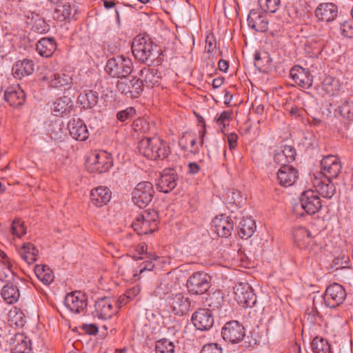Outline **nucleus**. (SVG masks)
<instances>
[{
  "instance_id": "f257e3e1",
  "label": "nucleus",
  "mask_w": 353,
  "mask_h": 353,
  "mask_svg": "<svg viewBox=\"0 0 353 353\" xmlns=\"http://www.w3.org/2000/svg\"><path fill=\"white\" fill-rule=\"evenodd\" d=\"M138 150L143 156L152 160H163L170 154L167 143L159 137L142 139L139 142Z\"/></svg>"
},
{
  "instance_id": "4468645a",
  "label": "nucleus",
  "mask_w": 353,
  "mask_h": 353,
  "mask_svg": "<svg viewBox=\"0 0 353 353\" xmlns=\"http://www.w3.org/2000/svg\"><path fill=\"white\" fill-rule=\"evenodd\" d=\"M300 203L303 210L308 214H314L321 207V201L318 194L313 190L304 191L300 198Z\"/></svg>"
},
{
  "instance_id": "c756f323",
  "label": "nucleus",
  "mask_w": 353,
  "mask_h": 353,
  "mask_svg": "<svg viewBox=\"0 0 353 353\" xmlns=\"http://www.w3.org/2000/svg\"><path fill=\"white\" fill-rule=\"evenodd\" d=\"M293 238L300 248H308L312 242V236L309 230L303 226H296L292 232Z\"/></svg>"
},
{
  "instance_id": "ea45409f",
  "label": "nucleus",
  "mask_w": 353,
  "mask_h": 353,
  "mask_svg": "<svg viewBox=\"0 0 353 353\" xmlns=\"http://www.w3.org/2000/svg\"><path fill=\"white\" fill-rule=\"evenodd\" d=\"M43 79L48 81L50 86L55 88L68 85L71 81V78L68 75L53 73L44 75Z\"/></svg>"
},
{
  "instance_id": "2eb2a0df",
  "label": "nucleus",
  "mask_w": 353,
  "mask_h": 353,
  "mask_svg": "<svg viewBox=\"0 0 353 353\" xmlns=\"http://www.w3.org/2000/svg\"><path fill=\"white\" fill-rule=\"evenodd\" d=\"M64 304L72 312L80 314L87 307L88 299L81 291H74L65 296Z\"/></svg>"
},
{
  "instance_id": "1a4fd4ad",
  "label": "nucleus",
  "mask_w": 353,
  "mask_h": 353,
  "mask_svg": "<svg viewBox=\"0 0 353 353\" xmlns=\"http://www.w3.org/2000/svg\"><path fill=\"white\" fill-rule=\"evenodd\" d=\"M234 299L244 307H251L256 302L252 288L248 283H239L234 287Z\"/></svg>"
},
{
  "instance_id": "338daca9",
  "label": "nucleus",
  "mask_w": 353,
  "mask_h": 353,
  "mask_svg": "<svg viewBox=\"0 0 353 353\" xmlns=\"http://www.w3.org/2000/svg\"><path fill=\"white\" fill-rule=\"evenodd\" d=\"M218 67L221 71L225 72L229 67L228 62L225 60L221 59L218 63Z\"/></svg>"
},
{
  "instance_id": "473e14b6",
  "label": "nucleus",
  "mask_w": 353,
  "mask_h": 353,
  "mask_svg": "<svg viewBox=\"0 0 353 353\" xmlns=\"http://www.w3.org/2000/svg\"><path fill=\"white\" fill-rule=\"evenodd\" d=\"M57 50V43L53 38L44 37L37 43V51L44 57H51Z\"/></svg>"
},
{
  "instance_id": "f8f14e48",
  "label": "nucleus",
  "mask_w": 353,
  "mask_h": 353,
  "mask_svg": "<svg viewBox=\"0 0 353 353\" xmlns=\"http://www.w3.org/2000/svg\"><path fill=\"white\" fill-rule=\"evenodd\" d=\"M143 82L139 79L126 77L121 79L117 83V90L130 98H137L143 91Z\"/></svg>"
},
{
  "instance_id": "37998d69",
  "label": "nucleus",
  "mask_w": 353,
  "mask_h": 353,
  "mask_svg": "<svg viewBox=\"0 0 353 353\" xmlns=\"http://www.w3.org/2000/svg\"><path fill=\"white\" fill-rule=\"evenodd\" d=\"M311 346L314 353H332L330 343L322 337L316 336L312 340Z\"/></svg>"
},
{
  "instance_id": "bf43d9fd",
  "label": "nucleus",
  "mask_w": 353,
  "mask_h": 353,
  "mask_svg": "<svg viewBox=\"0 0 353 353\" xmlns=\"http://www.w3.org/2000/svg\"><path fill=\"white\" fill-rule=\"evenodd\" d=\"M131 300H132L131 292H126L124 295L121 296L117 301H115V307L117 308L118 310L123 305L127 304Z\"/></svg>"
},
{
  "instance_id": "9b49d317",
  "label": "nucleus",
  "mask_w": 353,
  "mask_h": 353,
  "mask_svg": "<svg viewBox=\"0 0 353 353\" xmlns=\"http://www.w3.org/2000/svg\"><path fill=\"white\" fill-rule=\"evenodd\" d=\"M321 172L319 176H323L326 179H335L341 172L342 165L338 158L334 155H327L324 157L321 161Z\"/></svg>"
},
{
  "instance_id": "a19ab883",
  "label": "nucleus",
  "mask_w": 353,
  "mask_h": 353,
  "mask_svg": "<svg viewBox=\"0 0 353 353\" xmlns=\"http://www.w3.org/2000/svg\"><path fill=\"white\" fill-rule=\"evenodd\" d=\"M141 75L143 78V81L147 87L152 88L159 83L160 76L157 70L152 68H144L141 71Z\"/></svg>"
},
{
  "instance_id": "a211bd4d",
  "label": "nucleus",
  "mask_w": 353,
  "mask_h": 353,
  "mask_svg": "<svg viewBox=\"0 0 353 353\" xmlns=\"http://www.w3.org/2000/svg\"><path fill=\"white\" fill-rule=\"evenodd\" d=\"M178 180V174L173 169L163 170L157 181V188L163 193H169L175 188Z\"/></svg>"
},
{
  "instance_id": "e2e57ef3",
  "label": "nucleus",
  "mask_w": 353,
  "mask_h": 353,
  "mask_svg": "<svg viewBox=\"0 0 353 353\" xmlns=\"http://www.w3.org/2000/svg\"><path fill=\"white\" fill-rule=\"evenodd\" d=\"M228 143L229 145L230 149L234 150L236 148L237 145L238 136L235 133H230L227 137Z\"/></svg>"
},
{
  "instance_id": "bb28decb",
  "label": "nucleus",
  "mask_w": 353,
  "mask_h": 353,
  "mask_svg": "<svg viewBox=\"0 0 353 353\" xmlns=\"http://www.w3.org/2000/svg\"><path fill=\"white\" fill-rule=\"evenodd\" d=\"M214 232L221 237H228L230 236L233 230V223L231 222L228 217L221 214L217 216L213 220Z\"/></svg>"
},
{
  "instance_id": "4be33fe9",
  "label": "nucleus",
  "mask_w": 353,
  "mask_h": 353,
  "mask_svg": "<svg viewBox=\"0 0 353 353\" xmlns=\"http://www.w3.org/2000/svg\"><path fill=\"white\" fill-rule=\"evenodd\" d=\"M290 77L294 82L302 88H309L312 84V76L309 71L302 67H293L290 70Z\"/></svg>"
},
{
  "instance_id": "c9c22d12",
  "label": "nucleus",
  "mask_w": 353,
  "mask_h": 353,
  "mask_svg": "<svg viewBox=\"0 0 353 353\" xmlns=\"http://www.w3.org/2000/svg\"><path fill=\"white\" fill-rule=\"evenodd\" d=\"M19 252L21 257L28 264H32L35 262L39 253L35 246L30 243H24Z\"/></svg>"
},
{
  "instance_id": "a878e982",
  "label": "nucleus",
  "mask_w": 353,
  "mask_h": 353,
  "mask_svg": "<svg viewBox=\"0 0 353 353\" xmlns=\"http://www.w3.org/2000/svg\"><path fill=\"white\" fill-rule=\"evenodd\" d=\"M111 196L112 192L108 188L99 186L91 190L90 202L97 207H101L110 201Z\"/></svg>"
},
{
  "instance_id": "58836bf2",
  "label": "nucleus",
  "mask_w": 353,
  "mask_h": 353,
  "mask_svg": "<svg viewBox=\"0 0 353 353\" xmlns=\"http://www.w3.org/2000/svg\"><path fill=\"white\" fill-rule=\"evenodd\" d=\"M37 277L44 284H50L54 279L52 270L46 265H37L34 268Z\"/></svg>"
},
{
  "instance_id": "864d4df0",
  "label": "nucleus",
  "mask_w": 353,
  "mask_h": 353,
  "mask_svg": "<svg viewBox=\"0 0 353 353\" xmlns=\"http://www.w3.org/2000/svg\"><path fill=\"white\" fill-rule=\"evenodd\" d=\"M232 116V111H223L216 120L219 125H222L223 128H225L229 125Z\"/></svg>"
},
{
  "instance_id": "7c9ffc66",
  "label": "nucleus",
  "mask_w": 353,
  "mask_h": 353,
  "mask_svg": "<svg viewBox=\"0 0 353 353\" xmlns=\"http://www.w3.org/2000/svg\"><path fill=\"white\" fill-rule=\"evenodd\" d=\"M177 287H179V283L177 282L176 279L166 276L162 279L159 285L156 288L154 293L156 296L164 299L165 295L174 294L173 292L176 290Z\"/></svg>"
},
{
  "instance_id": "f3484780",
  "label": "nucleus",
  "mask_w": 353,
  "mask_h": 353,
  "mask_svg": "<svg viewBox=\"0 0 353 353\" xmlns=\"http://www.w3.org/2000/svg\"><path fill=\"white\" fill-rule=\"evenodd\" d=\"M192 321L197 330H208L214 324V316L210 310L200 308L192 314Z\"/></svg>"
},
{
  "instance_id": "393cba45",
  "label": "nucleus",
  "mask_w": 353,
  "mask_h": 353,
  "mask_svg": "<svg viewBox=\"0 0 353 353\" xmlns=\"http://www.w3.org/2000/svg\"><path fill=\"white\" fill-rule=\"evenodd\" d=\"M316 17L326 22L335 19L338 15V8L333 3H323L319 5L315 10Z\"/></svg>"
},
{
  "instance_id": "c03bdc74",
  "label": "nucleus",
  "mask_w": 353,
  "mask_h": 353,
  "mask_svg": "<svg viewBox=\"0 0 353 353\" xmlns=\"http://www.w3.org/2000/svg\"><path fill=\"white\" fill-rule=\"evenodd\" d=\"M190 143V145L191 148L190 152L194 154H196L199 151V146L196 145V139L194 135H192L190 133L185 132L183 134L182 138L179 141V145L182 147L183 150L188 149V144Z\"/></svg>"
},
{
  "instance_id": "f03ea898",
  "label": "nucleus",
  "mask_w": 353,
  "mask_h": 353,
  "mask_svg": "<svg viewBox=\"0 0 353 353\" xmlns=\"http://www.w3.org/2000/svg\"><path fill=\"white\" fill-rule=\"evenodd\" d=\"M132 51L134 58L139 62L150 65L157 59L159 51L150 39L141 35L137 36L132 43Z\"/></svg>"
},
{
  "instance_id": "79ce46f5",
  "label": "nucleus",
  "mask_w": 353,
  "mask_h": 353,
  "mask_svg": "<svg viewBox=\"0 0 353 353\" xmlns=\"http://www.w3.org/2000/svg\"><path fill=\"white\" fill-rule=\"evenodd\" d=\"M339 81L332 77H325L322 83V89L329 95H334L341 89Z\"/></svg>"
},
{
  "instance_id": "4d7b16f0",
  "label": "nucleus",
  "mask_w": 353,
  "mask_h": 353,
  "mask_svg": "<svg viewBox=\"0 0 353 353\" xmlns=\"http://www.w3.org/2000/svg\"><path fill=\"white\" fill-rule=\"evenodd\" d=\"M201 353H222V349L216 343H210L203 347Z\"/></svg>"
},
{
  "instance_id": "2f4dec72",
  "label": "nucleus",
  "mask_w": 353,
  "mask_h": 353,
  "mask_svg": "<svg viewBox=\"0 0 353 353\" xmlns=\"http://www.w3.org/2000/svg\"><path fill=\"white\" fill-rule=\"evenodd\" d=\"M34 71V63L33 61L27 59L16 62L12 67L13 74L19 79L32 74Z\"/></svg>"
},
{
  "instance_id": "0eeeda50",
  "label": "nucleus",
  "mask_w": 353,
  "mask_h": 353,
  "mask_svg": "<svg viewBox=\"0 0 353 353\" xmlns=\"http://www.w3.org/2000/svg\"><path fill=\"white\" fill-rule=\"evenodd\" d=\"M154 190L153 185L148 181L139 183L132 193L134 203L140 208L146 207L152 200Z\"/></svg>"
},
{
  "instance_id": "6e6552de",
  "label": "nucleus",
  "mask_w": 353,
  "mask_h": 353,
  "mask_svg": "<svg viewBox=\"0 0 353 353\" xmlns=\"http://www.w3.org/2000/svg\"><path fill=\"white\" fill-rule=\"evenodd\" d=\"M211 277L203 272H194L188 279L186 286L189 293L201 295L210 288Z\"/></svg>"
},
{
  "instance_id": "aec40b11",
  "label": "nucleus",
  "mask_w": 353,
  "mask_h": 353,
  "mask_svg": "<svg viewBox=\"0 0 353 353\" xmlns=\"http://www.w3.org/2000/svg\"><path fill=\"white\" fill-rule=\"evenodd\" d=\"M313 185L315 188L314 190L318 195H321L324 198L330 199L335 193V187L333 183L331 182V179H323L314 176L312 181Z\"/></svg>"
},
{
  "instance_id": "a18cd8bd",
  "label": "nucleus",
  "mask_w": 353,
  "mask_h": 353,
  "mask_svg": "<svg viewBox=\"0 0 353 353\" xmlns=\"http://www.w3.org/2000/svg\"><path fill=\"white\" fill-rule=\"evenodd\" d=\"M174 342L168 339H161L155 343L156 353H174Z\"/></svg>"
},
{
  "instance_id": "8fccbe9b",
  "label": "nucleus",
  "mask_w": 353,
  "mask_h": 353,
  "mask_svg": "<svg viewBox=\"0 0 353 353\" xmlns=\"http://www.w3.org/2000/svg\"><path fill=\"white\" fill-rule=\"evenodd\" d=\"M340 32L347 38H353V21H346L341 24Z\"/></svg>"
},
{
  "instance_id": "6e6d98bb",
  "label": "nucleus",
  "mask_w": 353,
  "mask_h": 353,
  "mask_svg": "<svg viewBox=\"0 0 353 353\" xmlns=\"http://www.w3.org/2000/svg\"><path fill=\"white\" fill-rule=\"evenodd\" d=\"M289 163L295 160L296 150L290 145H284L281 150Z\"/></svg>"
},
{
  "instance_id": "dca6fc26",
  "label": "nucleus",
  "mask_w": 353,
  "mask_h": 353,
  "mask_svg": "<svg viewBox=\"0 0 353 353\" xmlns=\"http://www.w3.org/2000/svg\"><path fill=\"white\" fill-rule=\"evenodd\" d=\"M167 301L175 315L182 316L189 311L190 307V299L182 292H176L169 295Z\"/></svg>"
},
{
  "instance_id": "49530a36",
  "label": "nucleus",
  "mask_w": 353,
  "mask_h": 353,
  "mask_svg": "<svg viewBox=\"0 0 353 353\" xmlns=\"http://www.w3.org/2000/svg\"><path fill=\"white\" fill-rule=\"evenodd\" d=\"M261 7L266 12H275L280 5V0H259Z\"/></svg>"
},
{
  "instance_id": "de8ad7c7",
  "label": "nucleus",
  "mask_w": 353,
  "mask_h": 353,
  "mask_svg": "<svg viewBox=\"0 0 353 353\" xmlns=\"http://www.w3.org/2000/svg\"><path fill=\"white\" fill-rule=\"evenodd\" d=\"M135 114V109L132 107H128L125 110L118 112L117 114V119L121 122H124L133 118Z\"/></svg>"
},
{
  "instance_id": "6ab92c4d",
  "label": "nucleus",
  "mask_w": 353,
  "mask_h": 353,
  "mask_svg": "<svg viewBox=\"0 0 353 353\" xmlns=\"http://www.w3.org/2000/svg\"><path fill=\"white\" fill-rule=\"evenodd\" d=\"M247 21L249 27L255 31L263 32L268 29V21L266 16L259 9H252Z\"/></svg>"
},
{
  "instance_id": "f704fd0d",
  "label": "nucleus",
  "mask_w": 353,
  "mask_h": 353,
  "mask_svg": "<svg viewBox=\"0 0 353 353\" xmlns=\"http://www.w3.org/2000/svg\"><path fill=\"white\" fill-rule=\"evenodd\" d=\"M1 294L4 301L8 304L16 303L20 296L18 288L12 283L5 285L1 290Z\"/></svg>"
},
{
  "instance_id": "3c124183",
  "label": "nucleus",
  "mask_w": 353,
  "mask_h": 353,
  "mask_svg": "<svg viewBox=\"0 0 353 353\" xmlns=\"http://www.w3.org/2000/svg\"><path fill=\"white\" fill-rule=\"evenodd\" d=\"M12 232L13 235L17 237H21L24 235L26 232V229L23 223L20 220L14 221L12 225Z\"/></svg>"
},
{
  "instance_id": "09e8293b",
  "label": "nucleus",
  "mask_w": 353,
  "mask_h": 353,
  "mask_svg": "<svg viewBox=\"0 0 353 353\" xmlns=\"http://www.w3.org/2000/svg\"><path fill=\"white\" fill-rule=\"evenodd\" d=\"M340 116L345 119H353V112L348 101H345L336 110Z\"/></svg>"
},
{
  "instance_id": "20e7f679",
  "label": "nucleus",
  "mask_w": 353,
  "mask_h": 353,
  "mask_svg": "<svg viewBox=\"0 0 353 353\" xmlns=\"http://www.w3.org/2000/svg\"><path fill=\"white\" fill-rule=\"evenodd\" d=\"M132 60L125 56H117L108 60L105 66V72L112 77H127L132 71Z\"/></svg>"
},
{
  "instance_id": "ddd939ff",
  "label": "nucleus",
  "mask_w": 353,
  "mask_h": 353,
  "mask_svg": "<svg viewBox=\"0 0 353 353\" xmlns=\"http://www.w3.org/2000/svg\"><path fill=\"white\" fill-rule=\"evenodd\" d=\"M117 312L115 300L110 297H103L96 301L92 314L94 317L100 319H108Z\"/></svg>"
},
{
  "instance_id": "cd10ccee",
  "label": "nucleus",
  "mask_w": 353,
  "mask_h": 353,
  "mask_svg": "<svg viewBox=\"0 0 353 353\" xmlns=\"http://www.w3.org/2000/svg\"><path fill=\"white\" fill-rule=\"evenodd\" d=\"M12 341V353H32L31 341L23 334H15Z\"/></svg>"
},
{
  "instance_id": "c85d7f7f",
  "label": "nucleus",
  "mask_w": 353,
  "mask_h": 353,
  "mask_svg": "<svg viewBox=\"0 0 353 353\" xmlns=\"http://www.w3.org/2000/svg\"><path fill=\"white\" fill-rule=\"evenodd\" d=\"M136 252L138 254H145V257H139V259H147L148 260L144 261L140 265L139 273L141 274L145 270L152 271L154 268L153 261L157 260V256L154 253L147 252V245L145 243L139 244L136 248Z\"/></svg>"
},
{
  "instance_id": "9d476101",
  "label": "nucleus",
  "mask_w": 353,
  "mask_h": 353,
  "mask_svg": "<svg viewBox=\"0 0 353 353\" xmlns=\"http://www.w3.org/2000/svg\"><path fill=\"white\" fill-rule=\"evenodd\" d=\"M221 335L224 341L233 344L237 343L244 339L245 328L237 321H230L222 327Z\"/></svg>"
},
{
  "instance_id": "e433bc0d",
  "label": "nucleus",
  "mask_w": 353,
  "mask_h": 353,
  "mask_svg": "<svg viewBox=\"0 0 353 353\" xmlns=\"http://www.w3.org/2000/svg\"><path fill=\"white\" fill-rule=\"evenodd\" d=\"M239 235L241 239H247L254 234L256 225L254 221L249 217L243 219L239 223Z\"/></svg>"
},
{
  "instance_id": "052dcab7",
  "label": "nucleus",
  "mask_w": 353,
  "mask_h": 353,
  "mask_svg": "<svg viewBox=\"0 0 353 353\" xmlns=\"http://www.w3.org/2000/svg\"><path fill=\"white\" fill-rule=\"evenodd\" d=\"M57 12L61 13V20H65L70 17L72 9L69 5L64 4L62 6H59L57 8Z\"/></svg>"
},
{
  "instance_id": "680f3d73",
  "label": "nucleus",
  "mask_w": 353,
  "mask_h": 353,
  "mask_svg": "<svg viewBox=\"0 0 353 353\" xmlns=\"http://www.w3.org/2000/svg\"><path fill=\"white\" fill-rule=\"evenodd\" d=\"M82 330L88 334L95 335L98 333L99 329L97 325L94 323L83 324L82 325Z\"/></svg>"
},
{
  "instance_id": "5701e85b",
  "label": "nucleus",
  "mask_w": 353,
  "mask_h": 353,
  "mask_svg": "<svg viewBox=\"0 0 353 353\" xmlns=\"http://www.w3.org/2000/svg\"><path fill=\"white\" fill-rule=\"evenodd\" d=\"M299 172L292 166L281 167L277 172V180L284 187L292 185L298 179Z\"/></svg>"
},
{
  "instance_id": "72a5a7b5",
  "label": "nucleus",
  "mask_w": 353,
  "mask_h": 353,
  "mask_svg": "<svg viewBox=\"0 0 353 353\" xmlns=\"http://www.w3.org/2000/svg\"><path fill=\"white\" fill-rule=\"evenodd\" d=\"M99 100L97 92L92 90H86L82 92L78 97L79 103L83 108L90 109L94 107Z\"/></svg>"
},
{
  "instance_id": "0e129e2a",
  "label": "nucleus",
  "mask_w": 353,
  "mask_h": 353,
  "mask_svg": "<svg viewBox=\"0 0 353 353\" xmlns=\"http://www.w3.org/2000/svg\"><path fill=\"white\" fill-rule=\"evenodd\" d=\"M201 168L196 162H190L188 164L187 173L191 175H195L199 172Z\"/></svg>"
},
{
  "instance_id": "39448f33",
  "label": "nucleus",
  "mask_w": 353,
  "mask_h": 353,
  "mask_svg": "<svg viewBox=\"0 0 353 353\" xmlns=\"http://www.w3.org/2000/svg\"><path fill=\"white\" fill-rule=\"evenodd\" d=\"M158 214L154 210H144L138 215L132 223L134 230L139 234L152 233L157 229Z\"/></svg>"
},
{
  "instance_id": "412c9836",
  "label": "nucleus",
  "mask_w": 353,
  "mask_h": 353,
  "mask_svg": "<svg viewBox=\"0 0 353 353\" xmlns=\"http://www.w3.org/2000/svg\"><path fill=\"white\" fill-rule=\"evenodd\" d=\"M4 99L10 106L17 108L24 103L26 94L21 88L17 85L6 89L4 93Z\"/></svg>"
},
{
  "instance_id": "603ef678",
  "label": "nucleus",
  "mask_w": 353,
  "mask_h": 353,
  "mask_svg": "<svg viewBox=\"0 0 353 353\" xmlns=\"http://www.w3.org/2000/svg\"><path fill=\"white\" fill-rule=\"evenodd\" d=\"M32 29L38 33L43 34L48 32L50 27L43 19H38L34 21Z\"/></svg>"
},
{
  "instance_id": "5fc2aeb1",
  "label": "nucleus",
  "mask_w": 353,
  "mask_h": 353,
  "mask_svg": "<svg viewBox=\"0 0 353 353\" xmlns=\"http://www.w3.org/2000/svg\"><path fill=\"white\" fill-rule=\"evenodd\" d=\"M228 198L230 199L231 203L240 205L243 202V198L241 192L236 190H231L228 192Z\"/></svg>"
},
{
  "instance_id": "774afa93",
  "label": "nucleus",
  "mask_w": 353,
  "mask_h": 353,
  "mask_svg": "<svg viewBox=\"0 0 353 353\" xmlns=\"http://www.w3.org/2000/svg\"><path fill=\"white\" fill-rule=\"evenodd\" d=\"M223 83V78H216L212 81V86L214 88H220Z\"/></svg>"
},
{
  "instance_id": "69168bd1",
  "label": "nucleus",
  "mask_w": 353,
  "mask_h": 353,
  "mask_svg": "<svg viewBox=\"0 0 353 353\" xmlns=\"http://www.w3.org/2000/svg\"><path fill=\"white\" fill-rule=\"evenodd\" d=\"M12 274V270L9 267L3 265V267L0 269V280L1 281H3Z\"/></svg>"
},
{
  "instance_id": "423d86ee",
  "label": "nucleus",
  "mask_w": 353,
  "mask_h": 353,
  "mask_svg": "<svg viewBox=\"0 0 353 353\" xmlns=\"http://www.w3.org/2000/svg\"><path fill=\"white\" fill-rule=\"evenodd\" d=\"M113 165L112 157L105 151H94L86 160V166L90 172L103 173L108 171Z\"/></svg>"
},
{
  "instance_id": "7ed1b4c3",
  "label": "nucleus",
  "mask_w": 353,
  "mask_h": 353,
  "mask_svg": "<svg viewBox=\"0 0 353 353\" xmlns=\"http://www.w3.org/2000/svg\"><path fill=\"white\" fill-rule=\"evenodd\" d=\"M347 296L346 291L343 285L337 283H333L327 287L323 296H315L313 298V305L316 308L317 303H321L322 300L326 307L335 308L343 303Z\"/></svg>"
},
{
  "instance_id": "13d9d810",
  "label": "nucleus",
  "mask_w": 353,
  "mask_h": 353,
  "mask_svg": "<svg viewBox=\"0 0 353 353\" xmlns=\"http://www.w3.org/2000/svg\"><path fill=\"white\" fill-rule=\"evenodd\" d=\"M274 160L277 163L283 166H289L288 164L290 163L285 156L283 154V152L281 150H278L275 152L274 155Z\"/></svg>"
},
{
  "instance_id": "4c0bfd02",
  "label": "nucleus",
  "mask_w": 353,
  "mask_h": 353,
  "mask_svg": "<svg viewBox=\"0 0 353 353\" xmlns=\"http://www.w3.org/2000/svg\"><path fill=\"white\" fill-rule=\"evenodd\" d=\"M72 106L71 99L67 96H63L57 99L52 107L55 116H61L67 111L69 112Z\"/></svg>"
},
{
  "instance_id": "b1692460",
  "label": "nucleus",
  "mask_w": 353,
  "mask_h": 353,
  "mask_svg": "<svg viewBox=\"0 0 353 353\" xmlns=\"http://www.w3.org/2000/svg\"><path fill=\"white\" fill-rule=\"evenodd\" d=\"M68 129L72 137L77 141H83L89 137L86 125L80 119H73L68 123Z\"/></svg>"
}]
</instances>
